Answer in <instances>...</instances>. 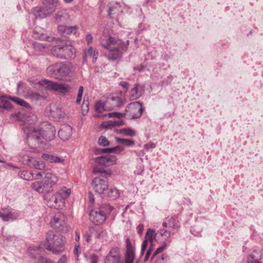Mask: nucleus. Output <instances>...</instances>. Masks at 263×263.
<instances>
[{
    "label": "nucleus",
    "mask_w": 263,
    "mask_h": 263,
    "mask_svg": "<svg viewBox=\"0 0 263 263\" xmlns=\"http://www.w3.org/2000/svg\"><path fill=\"white\" fill-rule=\"evenodd\" d=\"M23 129L26 134L27 142L32 147L44 148L46 142L55 137V127L48 122L43 123L37 127L25 123Z\"/></svg>",
    "instance_id": "f257e3e1"
},
{
    "label": "nucleus",
    "mask_w": 263,
    "mask_h": 263,
    "mask_svg": "<svg viewBox=\"0 0 263 263\" xmlns=\"http://www.w3.org/2000/svg\"><path fill=\"white\" fill-rule=\"evenodd\" d=\"M100 43L102 47L107 50L105 53L107 59L115 61L121 57L122 53L121 50L127 49L129 41L123 42L117 36L103 33L100 39Z\"/></svg>",
    "instance_id": "f03ea898"
},
{
    "label": "nucleus",
    "mask_w": 263,
    "mask_h": 263,
    "mask_svg": "<svg viewBox=\"0 0 263 263\" xmlns=\"http://www.w3.org/2000/svg\"><path fill=\"white\" fill-rule=\"evenodd\" d=\"M71 190L66 187H63L54 195L46 194L44 196V199L46 201L47 205L56 209H62L65 205V200L70 195Z\"/></svg>",
    "instance_id": "7ed1b4c3"
},
{
    "label": "nucleus",
    "mask_w": 263,
    "mask_h": 263,
    "mask_svg": "<svg viewBox=\"0 0 263 263\" xmlns=\"http://www.w3.org/2000/svg\"><path fill=\"white\" fill-rule=\"evenodd\" d=\"M45 248L58 254L64 249L65 238L58 232L50 231L46 233Z\"/></svg>",
    "instance_id": "20e7f679"
},
{
    "label": "nucleus",
    "mask_w": 263,
    "mask_h": 263,
    "mask_svg": "<svg viewBox=\"0 0 263 263\" xmlns=\"http://www.w3.org/2000/svg\"><path fill=\"white\" fill-rule=\"evenodd\" d=\"M43 6L35 8L33 14L36 18H45L53 13L59 5V0H42Z\"/></svg>",
    "instance_id": "39448f33"
},
{
    "label": "nucleus",
    "mask_w": 263,
    "mask_h": 263,
    "mask_svg": "<svg viewBox=\"0 0 263 263\" xmlns=\"http://www.w3.org/2000/svg\"><path fill=\"white\" fill-rule=\"evenodd\" d=\"M38 86L43 87L45 90H51L62 94L67 93L71 88L68 84L54 82L45 79L39 81L36 87H37Z\"/></svg>",
    "instance_id": "423d86ee"
},
{
    "label": "nucleus",
    "mask_w": 263,
    "mask_h": 263,
    "mask_svg": "<svg viewBox=\"0 0 263 263\" xmlns=\"http://www.w3.org/2000/svg\"><path fill=\"white\" fill-rule=\"evenodd\" d=\"M51 52L54 56L60 59H72L75 57V49L68 45L53 46Z\"/></svg>",
    "instance_id": "0eeeda50"
},
{
    "label": "nucleus",
    "mask_w": 263,
    "mask_h": 263,
    "mask_svg": "<svg viewBox=\"0 0 263 263\" xmlns=\"http://www.w3.org/2000/svg\"><path fill=\"white\" fill-rule=\"evenodd\" d=\"M143 112L142 104L139 102H134L128 105L125 109V116L132 119L139 118Z\"/></svg>",
    "instance_id": "6e6552de"
},
{
    "label": "nucleus",
    "mask_w": 263,
    "mask_h": 263,
    "mask_svg": "<svg viewBox=\"0 0 263 263\" xmlns=\"http://www.w3.org/2000/svg\"><path fill=\"white\" fill-rule=\"evenodd\" d=\"M45 112L55 121H60L65 116V113L62 108L55 104H51L46 107Z\"/></svg>",
    "instance_id": "1a4fd4ad"
},
{
    "label": "nucleus",
    "mask_w": 263,
    "mask_h": 263,
    "mask_svg": "<svg viewBox=\"0 0 263 263\" xmlns=\"http://www.w3.org/2000/svg\"><path fill=\"white\" fill-rule=\"evenodd\" d=\"M58 181L57 176L50 173H47L45 174V177L43 180L41 182L43 187L45 193L49 194V192L52 190V187Z\"/></svg>",
    "instance_id": "9d476101"
},
{
    "label": "nucleus",
    "mask_w": 263,
    "mask_h": 263,
    "mask_svg": "<svg viewBox=\"0 0 263 263\" xmlns=\"http://www.w3.org/2000/svg\"><path fill=\"white\" fill-rule=\"evenodd\" d=\"M91 185L95 192L100 194L104 193L108 186L107 180L100 177L95 178L92 181Z\"/></svg>",
    "instance_id": "9b49d317"
},
{
    "label": "nucleus",
    "mask_w": 263,
    "mask_h": 263,
    "mask_svg": "<svg viewBox=\"0 0 263 263\" xmlns=\"http://www.w3.org/2000/svg\"><path fill=\"white\" fill-rule=\"evenodd\" d=\"M51 226L59 231L67 232L68 227L63 217L55 215L53 217L50 222Z\"/></svg>",
    "instance_id": "f8f14e48"
},
{
    "label": "nucleus",
    "mask_w": 263,
    "mask_h": 263,
    "mask_svg": "<svg viewBox=\"0 0 263 263\" xmlns=\"http://www.w3.org/2000/svg\"><path fill=\"white\" fill-rule=\"evenodd\" d=\"M121 262L120 250L117 247L111 249L105 257L104 263H120Z\"/></svg>",
    "instance_id": "ddd939ff"
},
{
    "label": "nucleus",
    "mask_w": 263,
    "mask_h": 263,
    "mask_svg": "<svg viewBox=\"0 0 263 263\" xmlns=\"http://www.w3.org/2000/svg\"><path fill=\"white\" fill-rule=\"evenodd\" d=\"M90 220L96 225H100L103 223L106 219L105 214L102 213L98 209L92 210L89 214Z\"/></svg>",
    "instance_id": "4468645a"
},
{
    "label": "nucleus",
    "mask_w": 263,
    "mask_h": 263,
    "mask_svg": "<svg viewBox=\"0 0 263 263\" xmlns=\"http://www.w3.org/2000/svg\"><path fill=\"white\" fill-rule=\"evenodd\" d=\"M33 36V37L35 39H39L48 42H52L55 39L54 36H50L48 34L46 31L41 29L39 27H36L35 28Z\"/></svg>",
    "instance_id": "2eb2a0df"
},
{
    "label": "nucleus",
    "mask_w": 263,
    "mask_h": 263,
    "mask_svg": "<svg viewBox=\"0 0 263 263\" xmlns=\"http://www.w3.org/2000/svg\"><path fill=\"white\" fill-rule=\"evenodd\" d=\"M96 162L104 166H109L116 163L117 160L114 156H106L96 158Z\"/></svg>",
    "instance_id": "dca6fc26"
},
{
    "label": "nucleus",
    "mask_w": 263,
    "mask_h": 263,
    "mask_svg": "<svg viewBox=\"0 0 263 263\" xmlns=\"http://www.w3.org/2000/svg\"><path fill=\"white\" fill-rule=\"evenodd\" d=\"M125 6L119 3H116L115 4H110L108 6V15L110 17H113L112 15H119L123 12Z\"/></svg>",
    "instance_id": "f3484780"
},
{
    "label": "nucleus",
    "mask_w": 263,
    "mask_h": 263,
    "mask_svg": "<svg viewBox=\"0 0 263 263\" xmlns=\"http://www.w3.org/2000/svg\"><path fill=\"white\" fill-rule=\"evenodd\" d=\"M135 257V249L128 238L126 239V251L125 254V263H133Z\"/></svg>",
    "instance_id": "a211bd4d"
},
{
    "label": "nucleus",
    "mask_w": 263,
    "mask_h": 263,
    "mask_svg": "<svg viewBox=\"0 0 263 263\" xmlns=\"http://www.w3.org/2000/svg\"><path fill=\"white\" fill-rule=\"evenodd\" d=\"M38 82L35 84V86H36V84ZM35 88L41 91V93H39L35 92H30L29 95V97L30 98V99L33 101L45 100L48 96V95L46 92L47 90H45L44 88H43V87L41 86L39 87V86L37 87H35Z\"/></svg>",
    "instance_id": "6ab92c4d"
},
{
    "label": "nucleus",
    "mask_w": 263,
    "mask_h": 263,
    "mask_svg": "<svg viewBox=\"0 0 263 263\" xmlns=\"http://www.w3.org/2000/svg\"><path fill=\"white\" fill-rule=\"evenodd\" d=\"M72 134V128L68 124H64L61 127L58 135L59 138L63 140H68Z\"/></svg>",
    "instance_id": "aec40b11"
},
{
    "label": "nucleus",
    "mask_w": 263,
    "mask_h": 263,
    "mask_svg": "<svg viewBox=\"0 0 263 263\" xmlns=\"http://www.w3.org/2000/svg\"><path fill=\"white\" fill-rule=\"evenodd\" d=\"M162 227L167 228L170 230L174 231L175 233L178 231L179 224L178 221L174 217H167L163 222Z\"/></svg>",
    "instance_id": "412c9836"
},
{
    "label": "nucleus",
    "mask_w": 263,
    "mask_h": 263,
    "mask_svg": "<svg viewBox=\"0 0 263 263\" xmlns=\"http://www.w3.org/2000/svg\"><path fill=\"white\" fill-rule=\"evenodd\" d=\"M44 174V173L38 172L35 174V176H34V174L29 171H20L18 174L20 178L26 180H31L33 179H39Z\"/></svg>",
    "instance_id": "4be33fe9"
},
{
    "label": "nucleus",
    "mask_w": 263,
    "mask_h": 263,
    "mask_svg": "<svg viewBox=\"0 0 263 263\" xmlns=\"http://www.w3.org/2000/svg\"><path fill=\"white\" fill-rule=\"evenodd\" d=\"M144 92L143 85L135 84L134 88L129 91L130 97L132 99L135 100L139 98Z\"/></svg>",
    "instance_id": "5701e85b"
},
{
    "label": "nucleus",
    "mask_w": 263,
    "mask_h": 263,
    "mask_svg": "<svg viewBox=\"0 0 263 263\" xmlns=\"http://www.w3.org/2000/svg\"><path fill=\"white\" fill-rule=\"evenodd\" d=\"M77 29L78 27L76 26L69 27L65 25H59L58 27L59 32L63 35L75 34Z\"/></svg>",
    "instance_id": "b1692460"
},
{
    "label": "nucleus",
    "mask_w": 263,
    "mask_h": 263,
    "mask_svg": "<svg viewBox=\"0 0 263 263\" xmlns=\"http://www.w3.org/2000/svg\"><path fill=\"white\" fill-rule=\"evenodd\" d=\"M24 159L25 163L30 167L35 168L38 170H42L45 167L43 163H40L37 161L35 158L27 156Z\"/></svg>",
    "instance_id": "393cba45"
},
{
    "label": "nucleus",
    "mask_w": 263,
    "mask_h": 263,
    "mask_svg": "<svg viewBox=\"0 0 263 263\" xmlns=\"http://www.w3.org/2000/svg\"><path fill=\"white\" fill-rule=\"evenodd\" d=\"M59 69V64L56 63L55 64L49 66L47 68V73L49 76L52 78L55 79H60Z\"/></svg>",
    "instance_id": "a878e982"
},
{
    "label": "nucleus",
    "mask_w": 263,
    "mask_h": 263,
    "mask_svg": "<svg viewBox=\"0 0 263 263\" xmlns=\"http://www.w3.org/2000/svg\"><path fill=\"white\" fill-rule=\"evenodd\" d=\"M98 55V50L96 48L90 47L84 53V60L87 61L88 58H92V61L95 63Z\"/></svg>",
    "instance_id": "bb28decb"
},
{
    "label": "nucleus",
    "mask_w": 263,
    "mask_h": 263,
    "mask_svg": "<svg viewBox=\"0 0 263 263\" xmlns=\"http://www.w3.org/2000/svg\"><path fill=\"white\" fill-rule=\"evenodd\" d=\"M261 258V253L260 252L254 250L249 255L247 263H262L260 261Z\"/></svg>",
    "instance_id": "cd10ccee"
},
{
    "label": "nucleus",
    "mask_w": 263,
    "mask_h": 263,
    "mask_svg": "<svg viewBox=\"0 0 263 263\" xmlns=\"http://www.w3.org/2000/svg\"><path fill=\"white\" fill-rule=\"evenodd\" d=\"M69 18V16L66 10H60L55 15V19L59 23L66 22Z\"/></svg>",
    "instance_id": "c85d7f7f"
},
{
    "label": "nucleus",
    "mask_w": 263,
    "mask_h": 263,
    "mask_svg": "<svg viewBox=\"0 0 263 263\" xmlns=\"http://www.w3.org/2000/svg\"><path fill=\"white\" fill-rule=\"evenodd\" d=\"M11 98H7L6 96L0 97V109L9 110L11 108L12 105L10 101Z\"/></svg>",
    "instance_id": "c756f323"
},
{
    "label": "nucleus",
    "mask_w": 263,
    "mask_h": 263,
    "mask_svg": "<svg viewBox=\"0 0 263 263\" xmlns=\"http://www.w3.org/2000/svg\"><path fill=\"white\" fill-rule=\"evenodd\" d=\"M42 158L44 160L50 163H62L63 161V159L59 157L47 154H42Z\"/></svg>",
    "instance_id": "7c9ffc66"
},
{
    "label": "nucleus",
    "mask_w": 263,
    "mask_h": 263,
    "mask_svg": "<svg viewBox=\"0 0 263 263\" xmlns=\"http://www.w3.org/2000/svg\"><path fill=\"white\" fill-rule=\"evenodd\" d=\"M60 67V79L63 77H66L69 75L70 72V68L69 65L63 63H59Z\"/></svg>",
    "instance_id": "2f4dec72"
},
{
    "label": "nucleus",
    "mask_w": 263,
    "mask_h": 263,
    "mask_svg": "<svg viewBox=\"0 0 263 263\" xmlns=\"http://www.w3.org/2000/svg\"><path fill=\"white\" fill-rule=\"evenodd\" d=\"M157 236H158V232L156 233L155 230L149 229L146 233L145 239L150 242L151 246H153L152 243L155 240H156Z\"/></svg>",
    "instance_id": "473e14b6"
},
{
    "label": "nucleus",
    "mask_w": 263,
    "mask_h": 263,
    "mask_svg": "<svg viewBox=\"0 0 263 263\" xmlns=\"http://www.w3.org/2000/svg\"><path fill=\"white\" fill-rule=\"evenodd\" d=\"M175 233L174 231L170 230L167 228H162L158 232V235L162 237L165 240H167L171 237L172 234Z\"/></svg>",
    "instance_id": "72a5a7b5"
},
{
    "label": "nucleus",
    "mask_w": 263,
    "mask_h": 263,
    "mask_svg": "<svg viewBox=\"0 0 263 263\" xmlns=\"http://www.w3.org/2000/svg\"><path fill=\"white\" fill-rule=\"evenodd\" d=\"M108 102L113 106L115 108H120L123 104V102L119 97H113L110 100H108Z\"/></svg>",
    "instance_id": "f704fd0d"
},
{
    "label": "nucleus",
    "mask_w": 263,
    "mask_h": 263,
    "mask_svg": "<svg viewBox=\"0 0 263 263\" xmlns=\"http://www.w3.org/2000/svg\"><path fill=\"white\" fill-rule=\"evenodd\" d=\"M105 194L112 200L117 199L120 196L119 191L116 188L109 189L108 191Z\"/></svg>",
    "instance_id": "c9c22d12"
},
{
    "label": "nucleus",
    "mask_w": 263,
    "mask_h": 263,
    "mask_svg": "<svg viewBox=\"0 0 263 263\" xmlns=\"http://www.w3.org/2000/svg\"><path fill=\"white\" fill-rule=\"evenodd\" d=\"M98 210L102 213H104L105 216H106L107 214L110 213L112 210V208L109 204L104 203L101 205Z\"/></svg>",
    "instance_id": "e433bc0d"
},
{
    "label": "nucleus",
    "mask_w": 263,
    "mask_h": 263,
    "mask_svg": "<svg viewBox=\"0 0 263 263\" xmlns=\"http://www.w3.org/2000/svg\"><path fill=\"white\" fill-rule=\"evenodd\" d=\"M31 187L39 193H45L41 182L36 181L33 182L31 185Z\"/></svg>",
    "instance_id": "4c0bfd02"
},
{
    "label": "nucleus",
    "mask_w": 263,
    "mask_h": 263,
    "mask_svg": "<svg viewBox=\"0 0 263 263\" xmlns=\"http://www.w3.org/2000/svg\"><path fill=\"white\" fill-rule=\"evenodd\" d=\"M116 141L126 146H132L135 143V141L133 140L122 139L120 138H116Z\"/></svg>",
    "instance_id": "58836bf2"
},
{
    "label": "nucleus",
    "mask_w": 263,
    "mask_h": 263,
    "mask_svg": "<svg viewBox=\"0 0 263 263\" xmlns=\"http://www.w3.org/2000/svg\"><path fill=\"white\" fill-rule=\"evenodd\" d=\"M94 172L100 173L101 174L102 176L105 177L109 176L111 174L110 171L105 170L103 168L99 167H96V168H95Z\"/></svg>",
    "instance_id": "ea45409f"
},
{
    "label": "nucleus",
    "mask_w": 263,
    "mask_h": 263,
    "mask_svg": "<svg viewBox=\"0 0 263 263\" xmlns=\"http://www.w3.org/2000/svg\"><path fill=\"white\" fill-rule=\"evenodd\" d=\"M6 209V212H7L8 221L10 220H14L16 219L17 217L20 216V214L15 211H10L8 209Z\"/></svg>",
    "instance_id": "a19ab883"
},
{
    "label": "nucleus",
    "mask_w": 263,
    "mask_h": 263,
    "mask_svg": "<svg viewBox=\"0 0 263 263\" xmlns=\"http://www.w3.org/2000/svg\"><path fill=\"white\" fill-rule=\"evenodd\" d=\"M89 233L96 238H100L103 237V231L102 230H95L93 228H91L89 229Z\"/></svg>",
    "instance_id": "79ce46f5"
},
{
    "label": "nucleus",
    "mask_w": 263,
    "mask_h": 263,
    "mask_svg": "<svg viewBox=\"0 0 263 263\" xmlns=\"http://www.w3.org/2000/svg\"><path fill=\"white\" fill-rule=\"evenodd\" d=\"M82 113L83 116H85L89 110V102L88 99H84L83 103L81 106Z\"/></svg>",
    "instance_id": "37998d69"
},
{
    "label": "nucleus",
    "mask_w": 263,
    "mask_h": 263,
    "mask_svg": "<svg viewBox=\"0 0 263 263\" xmlns=\"http://www.w3.org/2000/svg\"><path fill=\"white\" fill-rule=\"evenodd\" d=\"M120 133L124 135L129 136H134L136 135V132L133 129L129 127L121 129Z\"/></svg>",
    "instance_id": "c03bdc74"
},
{
    "label": "nucleus",
    "mask_w": 263,
    "mask_h": 263,
    "mask_svg": "<svg viewBox=\"0 0 263 263\" xmlns=\"http://www.w3.org/2000/svg\"><path fill=\"white\" fill-rule=\"evenodd\" d=\"M95 110L98 112H102L105 110V104L102 101H98L95 104Z\"/></svg>",
    "instance_id": "a18cd8bd"
},
{
    "label": "nucleus",
    "mask_w": 263,
    "mask_h": 263,
    "mask_svg": "<svg viewBox=\"0 0 263 263\" xmlns=\"http://www.w3.org/2000/svg\"><path fill=\"white\" fill-rule=\"evenodd\" d=\"M124 124V122L121 120L120 119H119L118 120H111L109 122L108 126H122Z\"/></svg>",
    "instance_id": "49530a36"
},
{
    "label": "nucleus",
    "mask_w": 263,
    "mask_h": 263,
    "mask_svg": "<svg viewBox=\"0 0 263 263\" xmlns=\"http://www.w3.org/2000/svg\"><path fill=\"white\" fill-rule=\"evenodd\" d=\"M11 100L16 104L22 106H26L28 105L24 100L17 97L11 98Z\"/></svg>",
    "instance_id": "de8ad7c7"
},
{
    "label": "nucleus",
    "mask_w": 263,
    "mask_h": 263,
    "mask_svg": "<svg viewBox=\"0 0 263 263\" xmlns=\"http://www.w3.org/2000/svg\"><path fill=\"white\" fill-rule=\"evenodd\" d=\"M98 143L100 145L103 146L108 145L109 144V142L107 139L104 136H101L99 138Z\"/></svg>",
    "instance_id": "09e8293b"
},
{
    "label": "nucleus",
    "mask_w": 263,
    "mask_h": 263,
    "mask_svg": "<svg viewBox=\"0 0 263 263\" xmlns=\"http://www.w3.org/2000/svg\"><path fill=\"white\" fill-rule=\"evenodd\" d=\"M125 116V113H120L118 112H113L108 114V117L110 118H117L121 119L122 117Z\"/></svg>",
    "instance_id": "8fccbe9b"
},
{
    "label": "nucleus",
    "mask_w": 263,
    "mask_h": 263,
    "mask_svg": "<svg viewBox=\"0 0 263 263\" xmlns=\"http://www.w3.org/2000/svg\"><path fill=\"white\" fill-rule=\"evenodd\" d=\"M108 153H119L123 150V148L120 146H116L111 148H108Z\"/></svg>",
    "instance_id": "3c124183"
},
{
    "label": "nucleus",
    "mask_w": 263,
    "mask_h": 263,
    "mask_svg": "<svg viewBox=\"0 0 263 263\" xmlns=\"http://www.w3.org/2000/svg\"><path fill=\"white\" fill-rule=\"evenodd\" d=\"M0 217L5 221H8V218L6 209H3L2 211H0Z\"/></svg>",
    "instance_id": "603ef678"
},
{
    "label": "nucleus",
    "mask_w": 263,
    "mask_h": 263,
    "mask_svg": "<svg viewBox=\"0 0 263 263\" xmlns=\"http://www.w3.org/2000/svg\"><path fill=\"white\" fill-rule=\"evenodd\" d=\"M153 251V246H151L149 247V248H148L146 254H145V256L144 257V262H146L147 261L148 259H149V255L150 254H151V252Z\"/></svg>",
    "instance_id": "864d4df0"
},
{
    "label": "nucleus",
    "mask_w": 263,
    "mask_h": 263,
    "mask_svg": "<svg viewBox=\"0 0 263 263\" xmlns=\"http://www.w3.org/2000/svg\"><path fill=\"white\" fill-rule=\"evenodd\" d=\"M144 147L146 151H148L151 149H153V148H155L156 144L152 142H149V143L145 144L144 146Z\"/></svg>",
    "instance_id": "5fc2aeb1"
},
{
    "label": "nucleus",
    "mask_w": 263,
    "mask_h": 263,
    "mask_svg": "<svg viewBox=\"0 0 263 263\" xmlns=\"http://www.w3.org/2000/svg\"><path fill=\"white\" fill-rule=\"evenodd\" d=\"M119 85L121 86L123 88L125 89V91L127 92L128 87H129V83L125 81H121L119 83Z\"/></svg>",
    "instance_id": "6e6d98bb"
},
{
    "label": "nucleus",
    "mask_w": 263,
    "mask_h": 263,
    "mask_svg": "<svg viewBox=\"0 0 263 263\" xmlns=\"http://www.w3.org/2000/svg\"><path fill=\"white\" fill-rule=\"evenodd\" d=\"M147 240L146 239H144L142 242L141 246V255H142L144 254V252L147 247Z\"/></svg>",
    "instance_id": "4d7b16f0"
},
{
    "label": "nucleus",
    "mask_w": 263,
    "mask_h": 263,
    "mask_svg": "<svg viewBox=\"0 0 263 263\" xmlns=\"http://www.w3.org/2000/svg\"><path fill=\"white\" fill-rule=\"evenodd\" d=\"M39 261V263H52L51 260L42 256H40Z\"/></svg>",
    "instance_id": "13d9d810"
},
{
    "label": "nucleus",
    "mask_w": 263,
    "mask_h": 263,
    "mask_svg": "<svg viewBox=\"0 0 263 263\" xmlns=\"http://www.w3.org/2000/svg\"><path fill=\"white\" fill-rule=\"evenodd\" d=\"M108 151H109V149H108V148H99V149H97L95 153L97 154H100V153L105 154V153H108Z\"/></svg>",
    "instance_id": "bf43d9fd"
},
{
    "label": "nucleus",
    "mask_w": 263,
    "mask_h": 263,
    "mask_svg": "<svg viewBox=\"0 0 263 263\" xmlns=\"http://www.w3.org/2000/svg\"><path fill=\"white\" fill-rule=\"evenodd\" d=\"M137 231L138 234L141 235L144 230V226L142 224H140L137 227Z\"/></svg>",
    "instance_id": "052dcab7"
},
{
    "label": "nucleus",
    "mask_w": 263,
    "mask_h": 263,
    "mask_svg": "<svg viewBox=\"0 0 263 263\" xmlns=\"http://www.w3.org/2000/svg\"><path fill=\"white\" fill-rule=\"evenodd\" d=\"M86 41L88 45L91 43L92 41V36L90 33H87L86 35Z\"/></svg>",
    "instance_id": "680f3d73"
},
{
    "label": "nucleus",
    "mask_w": 263,
    "mask_h": 263,
    "mask_svg": "<svg viewBox=\"0 0 263 263\" xmlns=\"http://www.w3.org/2000/svg\"><path fill=\"white\" fill-rule=\"evenodd\" d=\"M167 246L166 243H163V245L161 247H159L157 250V252H158V253H160L162 252L166 248Z\"/></svg>",
    "instance_id": "e2e57ef3"
},
{
    "label": "nucleus",
    "mask_w": 263,
    "mask_h": 263,
    "mask_svg": "<svg viewBox=\"0 0 263 263\" xmlns=\"http://www.w3.org/2000/svg\"><path fill=\"white\" fill-rule=\"evenodd\" d=\"M98 257L97 255L93 254L90 257V263H97Z\"/></svg>",
    "instance_id": "0e129e2a"
},
{
    "label": "nucleus",
    "mask_w": 263,
    "mask_h": 263,
    "mask_svg": "<svg viewBox=\"0 0 263 263\" xmlns=\"http://www.w3.org/2000/svg\"><path fill=\"white\" fill-rule=\"evenodd\" d=\"M44 250V248L43 247H41L40 246H37L35 247H32L30 248V251H39L41 249Z\"/></svg>",
    "instance_id": "69168bd1"
},
{
    "label": "nucleus",
    "mask_w": 263,
    "mask_h": 263,
    "mask_svg": "<svg viewBox=\"0 0 263 263\" xmlns=\"http://www.w3.org/2000/svg\"><path fill=\"white\" fill-rule=\"evenodd\" d=\"M88 198H89V201L92 204H93L94 203V201H95V198H94V196H93V194L92 193H91V192L89 193V194H88Z\"/></svg>",
    "instance_id": "338daca9"
},
{
    "label": "nucleus",
    "mask_w": 263,
    "mask_h": 263,
    "mask_svg": "<svg viewBox=\"0 0 263 263\" xmlns=\"http://www.w3.org/2000/svg\"><path fill=\"white\" fill-rule=\"evenodd\" d=\"M67 258L65 255H63L58 261L57 263H66Z\"/></svg>",
    "instance_id": "774afa93"
}]
</instances>
